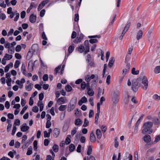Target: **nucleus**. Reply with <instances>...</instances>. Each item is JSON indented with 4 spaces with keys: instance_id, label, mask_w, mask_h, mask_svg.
<instances>
[{
    "instance_id": "1",
    "label": "nucleus",
    "mask_w": 160,
    "mask_h": 160,
    "mask_svg": "<svg viewBox=\"0 0 160 160\" xmlns=\"http://www.w3.org/2000/svg\"><path fill=\"white\" fill-rule=\"evenodd\" d=\"M152 122H145L143 126L144 129L142 131V133L143 134H145L146 133H151L152 132V130L150 129L152 127Z\"/></svg>"
},
{
    "instance_id": "2",
    "label": "nucleus",
    "mask_w": 160,
    "mask_h": 160,
    "mask_svg": "<svg viewBox=\"0 0 160 160\" xmlns=\"http://www.w3.org/2000/svg\"><path fill=\"white\" fill-rule=\"evenodd\" d=\"M141 81L142 84L141 87L144 90H146L148 88V81L147 77L144 76L143 73L140 74L139 79Z\"/></svg>"
},
{
    "instance_id": "3",
    "label": "nucleus",
    "mask_w": 160,
    "mask_h": 160,
    "mask_svg": "<svg viewBox=\"0 0 160 160\" xmlns=\"http://www.w3.org/2000/svg\"><path fill=\"white\" fill-rule=\"evenodd\" d=\"M119 95V92L116 90L114 91L112 98V100L113 105L116 106L119 101L118 97Z\"/></svg>"
},
{
    "instance_id": "4",
    "label": "nucleus",
    "mask_w": 160,
    "mask_h": 160,
    "mask_svg": "<svg viewBox=\"0 0 160 160\" xmlns=\"http://www.w3.org/2000/svg\"><path fill=\"white\" fill-rule=\"evenodd\" d=\"M77 99H72L68 105L67 110L68 112H71L72 110L75 108V105L77 103Z\"/></svg>"
},
{
    "instance_id": "5",
    "label": "nucleus",
    "mask_w": 160,
    "mask_h": 160,
    "mask_svg": "<svg viewBox=\"0 0 160 160\" xmlns=\"http://www.w3.org/2000/svg\"><path fill=\"white\" fill-rule=\"evenodd\" d=\"M139 80H133L132 81V89L135 92H136L139 88L140 85L138 84V81Z\"/></svg>"
},
{
    "instance_id": "6",
    "label": "nucleus",
    "mask_w": 160,
    "mask_h": 160,
    "mask_svg": "<svg viewBox=\"0 0 160 160\" xmlns=\"http://www.w3.org/2000/svg\"><path fill=\"white\" fill-rule=\"evenodd\" d=\"M89 38L91 39L89 40V42L90 43L92 44H93L94 43H96L98 42V41L97 39H92L94 38H101V35H93V36H89L88 37Z\"/></svg>"
},
{
    "instance_id": "7",
    "label": "nucleus",
    "mask_w": 160,
    "mask_h": 160,
    "mask_svg": "<svg viewBox=\"0 0 160 160\" xmlns=\"http://www.w3.org/2000/svg\"><path fill=\"white\" fill-rule=\"evenodd\" d=\"M49 0H45L40 3L39 5L38 8V11H40L46 4H47L49 2Z\"/></svg>"
},
{
    "instance_id": "8",
    "label": "nucleus",
    "mask_w": 160,
    "mask_h": 160,
    "mask_svg": "<svg viewBox=\"0 0 160 160\" xmlns=\"http://www.w3.org/2000/svg\"><path fill=\"white\" fill-rule=\"evenodd\" d=\"M97 112L95 116V123L96 124H98V120L99 117V114L100 112V106H99V104H98L97 107Z\"/></svg>"
},
{
    "instance_id": "9",
    "label": "nucleus",
    "mask_w": 160,
    "mask_h": 160,
    "mask_svg": "<svg viewBox=\"0 0 160 160\" xmlns=\"http://www.w3.org/2000/svg\"><path fill=\"white\" fill-rule=\"evenodd\" d=\"M21 130L23 132H26L29 129V127L27 126L26 123H23L20 126Z\"/></svg>"
},
{
    "instance_id": "10",
    "label": "nucleus",
    "mask_w": 160,
    "mask_h": 160,
    "mask_svg": "<svg viewBox=\"0 0 160 160\" xmlns=\"http://www.w3.org/2000/svg\"><path fill=\"white\" fill-rule=\"evenodd\" d=\"M84 45L85 46L86 50L84 52L85 54L87 53L89 51V46L88 41L86 40L84 42Z\"/></svg>"
},
{
    "instance_id": "11",
    "label": "nucleus",
    "mask_w": 160,
    "mask_h": 160,
    "mask_svg": "<svg viewBox=\"0 0 160 160\" xmlns=\"http://www.w3.org/2000/svg\"><path fill=\"white\" fill-rule=\"evenodd\" d=\"M60 130L59 129L55 128L53 131V135L55 138H57L59 134Z\"/></svg>"
},
{
    "instance_id": "12",
    "label": "nucleus",
    "mask_w": 160,
    "mask_h": 160,
    "mask_svg": "<svg viewBox=\"0 0 160 160\" xmlns=\"http://www.w3.org/2000/svg\"><path fill=\"white\" fill-rule=\"evenodd\" d=\"M143 34V32L141 30H140L138 31L136 35V38L138 40H139L141 38Z\"/></svg>"
},
{
    "instance_id": "13",
    "label": "nucleus",
    "mask_w": 160,
    "mask_h": 160,
    "mask_svg": "<svg viewBox=\"0 0 160 160\" xmlns=\"http://www.w3.org/2000/svg\"><path fill=\"white\" fill-rule=\"evenodd\" d=\"M90 140L92 142H95L96 141V138L95 135L92 132L90 135Z\"/></svg>"
},
{
    "instance_id": "14",
    "label": "nucleus",
    "mask_w": 160,
    "mask_h": 160,
    "mask_svg": "<svg viewBox=\"0 0 160 160\" xmlns=\"http://www.w3.org/2000/svg\"><path fill=\"white\" fill-rule=\"evenodd\" d=\"M84 35L82 34H81L79 38L77 37L74 41L75 43H78L81 42L83 39Z\"/></svg>"
},
{
    "instance_id": "15",
    "label": "nucleus",
    "mask_w": 160,
    "mask_h": 160,
    "mask_svg": "<svg viewBox=\"0 0 160 160\" xmlns=\"http://www.w3.org/2000/svg\"><path fill=\"white\" fill-rule=\"evenodd\" d=\"M30 49L31 50L34 52H35L38 50V44H34L32 46L31 49Z\"/></svg>"
},
{
    "instance_id": "16",
    "label": "nucleus",
    "mask_w": 160,
    "mask_h": 160,
    "mask_svg": "<svg viewBox=\"0 0 160 160\" xmlns=\"http://www.w3.org/2000/svg\"><path fill=\"white\" fill-rule=\"evenodd\" d=\"M36 16L32 14L29 17V21L32 23L35 22L36 21Z\"/></svg>"
},
{
    "instance_id": "17",
    "label": "nucleus",
    "mask_w": 160,
    "mask_h": 160,
    "mask_svg": "<svg viewBox=\"0 0 160 160\" xmlns=\"http://www.w3.org/2000/svg\"><path fill=\"white\" fill-rule=\"evenodd\" d=\"M96 133L98 139H100L102 137V133L100 129H98L96 131Z\"/></svg>"
},
{
    "instance_id": "18",
    "label": "nucleus",
    "mask_w": 160,
    "mask_h": 160,
    "mask_svg": "<svg viewBox=\"0 0 160 160\" xmlns=\"http://www.w3.org/2000/svg\"><path fill=\"white\" fill-rule=\"evenodd\" d=\"M144 141L146 142H149L150 141L151 137L149 135H147L144 136L143 138Z\"/></svg>"
},
{
    "instance_id": "19",
    "label": "nucleus",
    "mask_w": 160,
    "mask_h": 160,
    "mask_svg": "<svg viewBox=\"0 0 160 160\" xmlns=\"http://www.w3.org/2000/svg\"><path fill=\"white\" fill-rule=\"evenodd\" d=\"M21 71L22 72L23 74L25 76L27 75V73L26 72V70L24 63H22V67H21Z\"/></svg>"
},
{
    "instance_id": "20",
    "label": "nucleus",
    "mask_w": 160,
    "mask_h": 160,
    "mask_svg": "<svg viewBox=\"0 0 160 160\" xmlns=\"http://www.w3.org/2000/svg\"><path fill=\"white\" fill-rule=\"evenodd\" d=\"M82 121L79 118L76 119L75 121V124L77 126H79L82 124Z\"/></svg>"
},
{
    "instance_id": "21",
    "label": "nucleus",
    "mask_w": 160,
    "mask_h": 160,
    "mask_svg": "<svg viewBox=\"0 0 160 160\" xmlns=\"http://www.w3.org/2000/svg\"><path fill=\"white\" fill-rule=\"evenodd\" d=\"M114 58L113 57H112L110 58L108 65V66L111 68L114 62Z\"/></svg>"
},
{
    "instance_id": "22",
    "label": "nucleus",
    "mask_w": 160,
    "mask_h": 160,
    "mask_svg": "<svg viewBox=\"0 0 160 160\" xmlns=\"http://www.w3.org/2000/svg\"><path fill=\"white\" fill-rule=\"evenodd\" d=\"M34 52H32L31 50L29 49L28 52V53L27 58H28L29 59L32 56Z\"/></svg>"
},
{
    "instance_id": "23",
    "label": "nucleus",
    "mask_w": 160,
    "mask_h": 160,
    "mask_svg": "<svg viewBox=\"0 0 160 160\" xmlns=\"http://www.w3.org/2000/svg\"><path fill=\"white\" fill-rule=\"evenodd\" d=\"M65 101L63 97H61L58 100V103L59 105L64 103Z\"/></svg>"
},
{
    "instance_id": "24",
    "label": "nucleus",
    "mask_w": 160,
    "mask_h": 160,
    "mask_svg": "<svg viewBox=\"0 0 160 160\" xmlns=\"http://www.w3.org/2000/svg\"><path fill=\"white\" fill-rule=\"evenodd\" d=\"M152 121L154 124L155 125H158L160 124L159 120L158 118H153Z\"/></svg>"
},
{
    "instance_id": "25",
    "label": "nucleus",
    "mask_w": 160,
    "mask_h": 160,
    "mask_svg": "<svg viewBox=\"0 0 160 160\" xmlns=\"http://www.w3.org/2000/svg\"><path fill=\"white\" fill-rule=\"evenodd\" d=\"M33 86V84L32 83H30L29 85L26 86V88L27 90L30 91L31 90Z\"/></svg>"
},
{
    "instance_id": "26",
    "label": "nucleus",
    "mask_w": 160,
    "mask_h": 160,
    "mask_svg": "<svg viewBox=\"0 0 160 160\" xmlns=\"http://www.w3.org/2000/svg\"><path fill=\"white\" fill-rule=\"evenodd\" d=\"M92 151V146H88L87 152V154L88 155H90Z\"/></svg>"
},
{
    "instance_id": "27",
    "label": "nucleus",
    "mask_w": 160,
    "mask_h": 160,
    "mask_svg": "<svg viewBox=\"0 0 160 160\" xmlns=\"http://www.w3.org/2000/svg\"><path fill=\"white\" fill-rule=\"evenodd\" d=\"M154 72L156 74H158L160 72V66L156 67L154 69Z\"/></svg>"
},
{
    "instance_id": "28",
    "label": "nucleus",
    "mask_w": 160,
    "mask_h": 160,
    "mask_svg": "<svg viewBox=\"0 0 160 160\" xmlns=\"http://www.w3.org/2000/svg\"><path fill=\"white\" fill-rule=\"evenodd\" d=\"M67 107L66 105H61L59 108L58 110L60 111H64L66 109Z\"/></svg>"
},
{
    "instance_id": "29",
    "label": "nucleus",
    "mask_w": 160,
    "mask_h": 160,
    "mask_svg": "<svg viewBox=\"0 0 160 160\" xmlns=\"http://www.w3.org/2000/svg\"><path fill=\"white\" fill-rule=\"evenodd\" d=\"M12 55H9L6 53L4 56V58H6V60H9L12 58Z\"/></svg>"
},
{
    "instance_id": "30",
    "label": "nucleus",
    "mask_w": 160,
    "mask_h": 160,
    "mask_svg": "<svg viewBox=\"0 0 160 160\" xmlns=\"http://www.w3.org/2000/svg\"><path fill=\"white\" fill-rule=\"evenodd\" d=\"M52 149L53 151L55 152H57L58 151V146L56 144H54L53 147Z\"/></svg>"
},
{
    "instance_id": "31",
    "label": "nucleus",
    "mask_w": 160,
    "mask_h": 160,
    "mask_svg": "<svg viewBox=\"0 0 160 160\" xmlns=\"http://www.w3.org/2000/svg\"><path fill=\"white\" fill-rule=\"evenodd\" d=\"M32 148L31 146L28 149V151L27 152V155H30L32 153Z\"/></svg>"
},
{
    "instance_id": "32",
    "label": "nucleus",
    "mask_w": 160,
    "mask_h": 160,
    "mask_svg": "<svg viewBox=\"0 0 160 160\" xmlns=\"http://www.w3.org/2000/svg\"><path fill=\"white\" fill-rule=\"evenodd\" d=\"M88 94L90 96H92L94 94V91L91 89L87 90Z\"/></svg>"
},
{
    "instance_id": "33",
    "label": "nucleus",
    "mask_w": 160,
    "mask_h": 160,
    "mask_svg": "<svg viewBox=\"0 0 160 160\" xmlns=\"http://www.w3.org/2000/svg\"><path fill=\"white\" fill-rule=\"evenodd\" d=\"M75 148V147L74 145L73 144H71L69 145V149L71 152H73Z\"/></svg>"
},
{
    "instance_id": "34",
    "label": "nucleus",
    "mask_w": 160,
    "mask_h": 160,
    "mask_svg": "<svg viewBox=\"0 0 160 160\" xmlns=\"http://www.w3.org/2000/svg\"><path fill=\"white\" fill-rule=\"evenodd\" d=\"M65 89L67 92H70L72 90V87L69 85H67L65 87Z\"/></svg>"
},
{
    "instance_id": "35",
    "label": "nucleus",
    "mask_w": 160,
    "mask_h": 160,
    "mask_svg": "<svg viewBox=\"0 0 160 160\" xmlns=\"http://www.w3.org/2000/svg\"><path fill=\"white\" fill-rule=\"evenodd\" d=\"M89 122L88 120L85 118L84 120V124L82 126L83 127H86L89 125Z\"/></svg>"
},
{
    "instance_id": "36",
    "label": "nucleus",
    "mask_w": 160,
    "mask_h": 160,
    "mask_svg": "<svg viewBox=\"0 0 160 160\" xmlns=\"http://www.w3.org/2000/svg\"><path fill=\"white\" fill-rule=\"evenodd\" d=\"M139 70L135 71V68H133L132 70V73L134 75H138L139 74Z\"/></svg>"
},
{
    "instance_id": "37",
    "label": "nucleus",
    "mask_w": 160,
    "mask_h": 160,
    "mask_svg": "<svg viewBox=\"0 0 160 160\" xmlns=\"http://www.w3.org/2000/svg\"><path fill=\"white\" fill-rule=\"evenodd\" d=\"M34 5V2H31L30 4V6L29 7V8L27 10V12L28 13H29L30 11L31 10L32 8V7L33 6V5Z\"/></svg>"
},
{
    "instance_id": "38",
    "label": "nucleus",
    "mask_w": 160,
    "mask_h": 160,
    "mask_svg": "<svg viewBox=\"0 0 160 160\" xmlns=\"http://www.w3.org/2000/svg\"><path fill=\"white\" fill-rule=\"evenodd\" d=\"M20 125V121L18 119H15L13 126H16V125L19 126Z\"/></svg>"
},
{
    "instance_id": "39",
    "label": "nucleus",
    "mask_w": 160,
    "mask_h": 160,
    "mask_svg": "<svg viewBox=\"0 0 160 160\" xmlns=\"http://www.w3.org/2000/svg\"><path fill=\"white\" fill-rule=\"evenodd\" d=\"M30 140L29 141L24 143V144L22 146V148H26L28 146V145L30 144Z\"/></svg>"
},
{
    "instance_id": "40",
    "label": "nucleus",
    "mask_w": 160,
    "mask_h": 160,
    "mask_svg": "<svg viewBox=\"0 0 160 160\" xmlns=\"http://www.w3.org/2000/svg\"><path fill=\"white\" fill-rule=\"evenodd\" d=\"M105 98H104L103 97H102L101 98L99 102H98L97 103V107L98 106V104H99V106H100V105H102V103L103 102L105 101Z\"/></svg>"
},
{
    "instance_id": "41",
    "label": "nucleus",
    "mask_w": 160,
    "mask_h": 160,
    "mask_svg": "<svg viewBox=\"0 0 160 160\" xmlns=\"http://www.w3.org/2000/svg\"><path fill=\"white\" fill-rule=\"evenodd\" d=\"M85 50V48L84 47L80 45L78 48V51L81 53L82 52L84 51Z\"/></svg>"
},
{
    "instance_id": "42",
    "label": "nucleus",
    "mask_w": 160,
    "mask_h": 160,
    "mask_svg": "<svg viewBox=\"0 0 160 160\" xmlns=\"http://www.w3.org/2000/svg\"><path fill=\"white\" fill-rule=\"evenodd\" d=\"M153 30V29L152 28H149L148 29V32L147 34V35L148 37H149L152 33V31Z\"/></svg>"
},
{
    "instance_id": "43",
    "label": "nucleus",
    "mask_w": 160,
    "mask_h": 160,
    "mask_svg": "<svg viewBox=\"0 0 160 160\" xmlns=\"http://www.w3.org/2000/svg\"><path fill=\"white\" fill-rule=\"evenodd\" d=\"M14 52V47H12L8 49V52L10 54H13Z\"/></svg>"
},
{
    "instance_id": "44",
    "label": "nucleus",
    "mask_w": 160,
    "mask_h": 160,
    "mask_svg": "<svg viewBox=\"0 0 160 160\" xmlns=\"http://www.w3.org/2000/svg\"><path fill=\"white\" fill-rule=\"evenodd\" d=\"M33 148L34 150L36 151L37 149V142L36 140H35L33 142Z\"/></svg>"
},
{
    "instance_id": "45",
    "label": "nucleus",
    "mask_w": 160,
    "mask_h": 160,
    "mask_svg": "<svg viewBox=\"0 0 160 160\" xmlns=\"http://www.w3.org/2000/svg\"><path fill=\"white\" fill-rule=\"evenodd\" d=\"M160 140V135H158L155 138V141L153 142V143L155 144Z\"/></svg>"
},
{
    "instance_id": "46",
    "label": "nucleus",
    "mask_w": 160,
    "mask_h": 160,
    "mask_svg": "<svg viewBox=\"0 0 160 160\" xmlns=\"http://www.w3.org/2000/svg\"><path fill=\"white\" fill-rule=\"evenodd\" d=\"M50 136L49 132H47L46 131L44 132V137L45 138H48Z\"/></svg>"
},
{
    "instance_id": "47",
    "label": "nucleus",
    "mask_w": 160,
    "mask_h": 160,
    "mask_svg": "<svg viewBox=\"0 0 160 160\" xmlns=\"http://www.w3.org/2000/svg\"><path fill=\"white\" fill-rule=\"evenodd\" d=\"M10 45V44L8 42L6 41L5 43V44L4 46L5 48H8V49L9 48H11Z\"/></svg>"
},
{
    "instance_id": "48",
    "label": "nucleus",
    "mask_w": 160,
    "mask_h": 160,
    "mask_svg": "<svg viewBox=\"0 0 160 160\" xmlns=\"http://www.w3.org/2000/svg\"><path fill=\"white\" fill-rule=\"evenodd\" d=\"M20 64V62L18 60H16L15 63L14 67L15 68H16L18 67Z\"/></svg>"
},
{
    "instance_id": "49",
    "label": "nucleus",
    "mask_w": 160,
    "mask_h": 160,
    "mask_svg": "<svg viewBox=\"0 0 160 160\" xmlns=\"http://www.w3.org/2000/svg\"><path fill=\"white\" fill-rule=\"evenodd\" d=\"M61 66H58V67L56 68L54 70V75H56L58 71L60 69Z\"/></svg>"
},
{
    "instance_id": "50",
    "label": "nucleus",
    "mask_w": 160,
    "mask_h": 160,
    "mask_svg": "<svg viewBox=\"0 0 160 160\" xmlns=\"http://www.w3.org/2000/svg\"><path fill=\"white\" fill-rule=\"evenodd\" d=\"M74 47L72 45L70 46L68 48V52L69 53H72L74 50Z\"/></svg>"
},
{
    "instance_id": "51",
    "label": "nucleus",
    "mask_w": 160,
    "mask_h": 160,
    "mask_svg": "<svg viewBox=\"0 0 160 160\" xmlns=\"http://www.w3.org/2000/svg\"><path fill=\"white\" fill-rule=\"evenodd\" d=\"M28 108V106L26 105L22 109L21 111L20 112V114L22 115L24 114V113L25 111Z\"/></svg>"
},
{
    "instance_id": "52",
    "label": "nucleus",
    "mask_w": 160,
    "mask_h": 160,
    "mask_svg": "<svg viewBox=\"0 0 160 160\" xmlns=\"http://www.w3.org/2000/svg\"><path fill=\"white\" fill-rule=\"evenodd\" d=\"M153 98L156 100H160V96H158L157 94H155L153 96Z\"/></svg>"
},
{
    "instance_id": "53",
    "label": "nucleus",
    "mask_w": 160,
    "mask_h": 160,
    "mask_svg": "<svg viewBox=\"0 0 160 160\" xmlns=\"http://www.w3.org/2000/svg\"><path fill=\"white\" fill-rule=\"evenodd\" d=\"M110 79H111V76L110 75H108V76L106 82L108 85H109L110 84Z\"/></svg>"
},
{
    "instance_id": "54",
    "label": "nucleus",
    "mask_w": 160,
    "mask_h": 160,
    "mask_svg": "<svg viewBox=\"0 0 160 160\" xmlns=\"http://www.w3.org/2000/svg\"><path fill=\"white\" fill-rule=\"evenodd\" d=\"M32 111L35 112H37L38 111V107L35 106L33 107Z\"/></svg>"
},
{
    "instance_id": "55",
    "label": "nucleus",
    "mask_w": 160,
    "mask_h": 160,
    "mask_svg": "<svg viewBox=\"0 0 160 160\" xmlns=\"http://www.w3.org/2000/svg\"><path fill=\"white\" fill-rule=\"evenodd\" d=\"M74 129L71 131V134L72 136H73L77 132L76 129H78V128L74 127Z\"/></svg>"
},
{
    "instance_id": "56",
    "label": "nucleus",
    "mask_w": 160,
    "mask_h": 160,
    "mask_svg": "<svg viewBox=\"0 0 160 160\" xmlns=\"http://www.w3.org/2000/svg\"><path fill=\"white\" fill-rule=\"evenodd\" d=\"M51 125V123L50 121H47L46 127L47 128H49Z\"/></svg>"
},
{
    "instance_id": "57",
    "label": "nucleus",
    "mask_w": 160,
    "mask_h": 160,
    "mask_svg": "<svg viewBox=\"0 0 160 160\" xmlns=\"http://www.w3.org/2000/svg\"><path fill=\"white\" fill-rule=\"evenodd\" d=\"M21 49V47L20 45H18L16 47L15 50L17 52H19Z\"/></svg>"
},
{
    "instance_id": "58",
    "label": "nucleus",
    "mask_w": 160,
    "mask_h": 160,
    "mask_svg": "<svg viewBox=\"0 0 160 160\" xmlns=\"http://www.w3.org/2000/svg\"><path fill=\"white\" fill-rule=\"evenodd\" d=\"M26 15V12L24 11L22 12L20 14L21 17L22 18H24Z\"/></svg>"
},
{
    "instance_id": "59",
    "label": "nucleus",
    "mask_w": 160,
    "mask_h": 160,
    "mask_svg": "<svg viewBox=\"0 0 160 160\" xmlns=\"http://www.w3.org/2000/svg\"><path fill=\"white\" fill-rule=\"evenodd\" d=\"M81 88L82 89H84L86 87V83L85 82H82L81 84Z\"/></svg>"
},
{
    "instance_id": "60",
    "label": "nucleus",
    "mask_w": 160,
    "mask_h": 160,
    "mask_svg": "<svg viewBox=\"0 0 160 160\" xmlns=\"http://www.w3.org/2000/svg\"><path fill=\"white\" fill-rule=\"evenodd\" d=\"M44 98L43 93H41L39 94V98L40 101H42Z\"/></svg>"
},
{
    "instance_id": "61",
    "label": "nucleus",
    "mask_w": 160,
    "mask_h": 160,
    "mask_svg": "<svg viewBox=\"0 0 160 160\" xmlns=\"http://www.w3.org/2000/svg\"><path fill=\"white\" fill-rule=\"evenodd\" d=\"M45 9H42V10L40 13V16L41 17H43L45 13Z\"/></svg>"
},
{
    "instance_id": "62",
    "label": "nucleus",
    "mask_w": 160,
    "mask_h": 160,
    "mask_svg": "<svg viewBox=\"0 0 160 160\" xmlns=\"http://www.w3.org/2000/svg\"><path fill=\"white\" fill-rule=\"evenodd\" d=\"M43 79L44 81H46L48 80V76L47 74H44L42 78Z\"/></svg>"
},
{
    "instance_id": "63",
    "label": "nucleus",
    "mask_w": 160,
    "mask_h": 160,
    "mask_svg": "<svg viewBox=\"0 0 160 160\" xmlns=\"http://www.w3.org/2000/svg\"><path fill=\"white\" fill-rule=\"evenodd\" d=\"M94 115V112L93 110H90L89 111V117L90 118L92 117Z\"/></svg>"
},
{
    "instance_id": "64",
    "label": "nucleus",
    "mask_w": 160,
    "mask_h": 160,
    "mask_svg": "<svg viewBox=\"0 0 160 160\" xmlns=\"http://www.w3.org/2000/svg\"><path fill=\"white\" fill-rule=\"evenodd\" d=\"M15 55V58L17 59H20L22 58L21 55L18 53H16Z\"/></svg>"
}]
</instances>
